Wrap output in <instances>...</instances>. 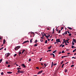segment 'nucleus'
<instances>
[{
    "label": "nucleus",
    "mask_w": 76,
    "mask_h": 76,
    "mask_svg": "<svg viewBox=\"0 0 76 76\" xmlns=\"http://www.w3.org/2000/svg\"><path fill=\"white\" fill-rule=\"evenodd\" d=\"M72 48H74V46L72 45L71 47Z\"/></svg>",
    "instance_id": "473e14b6"
},
{
    "label": "nucleus",
    "mask_w": 76,
    "mask_h": 76,
    "mask_svg": "<svg viewBox=\"0 0 76 76\" xmlns=\"http://www.w3.org/2000/svg\"><path fill=\"white\" fill-rule=\"evenodd\" d=\"M42 58H41L40 59V61H41V60H42Z\"/></svg>",
    "instance_id": "37998d69"
},
{
    "label": "nucleus",
    "mask_w": 76,
    "mask_h": 76,
    "mask_svg": "<svg viewBox=\"0 0 76 76\" xmlns=\"http://www.w3.org/2000/svg\"><path fill=\"white\" fill-rule=\"evenodd\" d=\"M45 44H47V40H46L45 42Z\"/></svg>",
    "instance_id": "cd10ccee"
},
{
    "label": "nucleus",
    "mask_w": 76,
    "mask_h": 76,
    "mask_svg": "<svg viewBox=\"0 0 76 76\" xmlns=\"http://www.w3.org/2000/svg\"><path fill=\"white\" fill-rule=\"evenodd\" d=\"M2 61H3V59H1L0 60V63H1V62H2Z\"/></svg>",
    "instance_id": "aec40b11"
},
{
    "label": "nucleus",
    "mask_w": 76,
    "mask_h": 76,
    "mask_svg": "<svg viewBox=\"0 0 76 76\" xmlns=\"http://www.w3.org/2000/svg\"><path fill=\"white\" fill-rule=\"evenodd\" d=\"M56 31H58V29H57V28H56Z\"/></svg>",
    "instance_id": "774afa93"
},
{
    "label": "nucleus",
    "mask_w": 76,
    "mask_h": 76,
    "mask_svg": "<svg viewBox=\"0 0 76 76\" xmlns=\"http://www.w3.org/2000/svg\"><path fill=\"white\" fill-rule=\"evenodd\" d=\"M62 45H63L62 44L61 45H60V46L59 47H61V46H62Z\"/></svg>",
    "instance_id": "e2e57ef3"
},
{
    "label": "nucleus",
    "mask_w": 76,
    "mask_h": 76,
    "mask_svg": "<svg viewBox=\"0 0 76 76\" xmlns=\"http://www.w3.org/2000/svg\"><path fill=\"white\" fill-rule=\"evenodd\" d=\"M65 41H66V40H65V39H64V40H63L64 42H65Z\"/></svg>",
    "instance_id": "0e129e2a"
},
{
    "label": "nucleus",
    "mask_w": 76,
    "mask_h": 76,
    "mask_svg": "<svg viewBox=\"0 0 76 76\" xmlns=\"http://www.w3.org/2000/svg\"><path fill=\"white\" fill-rule=\"evenodd\" d=\"M64 46H65V45H62V48H63V47H64Z\"/></svg>",
    "instance_id": "4c0bfd02"
},
{
    "label": "nucleus",
    "mask_w": 76,
    "mask_h": 76,
    "mask_svg": "<svg viewBox=\"0 0 76 76\" xmlns=\"http://www.w3.org/2000/svg\"><path fill=\"white\" fill-rule=\"evenodd\" d=\"M36 69H39V67H36Z\"/></svg>",
    "instance_id": "3c124183"
},
{
    "label": "nucleus",
    "mask_w": 76,
    "mask_h": 76,
    "mask_svg": "<svg viewBox=\"0 0 76 76\" xmlns=\"http://www.w3.org/2000/svg\"><path fill=\"white\" fill-rule=\"evenodd\" d=\"M71 67H74V65H72L71 66Z\"/></svg>",
    "instance_id": "a19ab883"
},
{
    "label": "nucleus",
    "mask_w": 76,
    "mask_h": 76,
    "mask_svg": "<svg viewBox=\"0 0 76 76\" xmlns=\"http://www.w3.org/2000/svg\"><path fill=\"white\" fill-rule=\"evenodd\" d=\"M56 64H57V63L54 64H53V66H56Z\"/></svg>",
    "instance_id": "c03bdc74"
},
{
    "label": "nucleus",
    "mask_w": 76,
    "mask_h": 76,
    "mask_svg": "<svg viewBox=\"0 0 76 76\" xmlns=\"http://www.w3.org/2000/svg\"><path fill=\"white\" fill-rule=\"evenodd\" d=\"M53 54V53H50V55H51V56H53V54Z\"/></svg>",
    "instance_id": "5fc2aeb1"
},
{
    "label": "nucleus",
    "mask_w": 76,
    "mask_h": 76,
    "mask_svg": "<svg viewBox=\"0 0 76 76\" xmlns=\"http://www.w3.org/2000/svg\"><path fill=\"white\" fill-rule=\"evenodd\" d=\"M18 72L19 73H22L23 74V73H25V72L22 71H20V70H18Z\"/></svg>",
    "instance_id": "f03ea898"
},
{
    "label": "nucleus",
    "mask_w": 76,
    "mask_h": 76,
    "mask_svg": "<svg viewBox=\"0 0 76 76\" xmlns=\"http://www.w3.org/2000/svg\"><path fill=\"white\" fill-rule=\"evenodd\" d=\"M64 28V27H62L61 28V30H62V29H63Z\"/></svg>",
    "instance_id": "ea45409f"
},
{
    "label": "nucleus",
    "mask_w": 76,
    "mask_h": 76,
    "mask_svg": "<svg viewBox=\"0 0 76 76\" xmlns=\"http://www.w3.org/2000/svg\"><path fill=\"white\" fill-rule=\"evenodd\" d=\"M67 32L68 34H70V32H69V31H68Z\"/></svg>",
    "instance_id": "338daca9"
},
{
    "label": "nucleus",
    "mask_w": 76,
    "mask_h": 76,
    "mask_svg": "<svg viewBox=\"0 0 76 76\" xmlns=\"http://www.w3.org/2000/svg\"><path fill=\"white\" fill-rule=\"evenodd\" d=\"M30 37H34V33H31V35H30Z\"/></svg>",
    "instance_id": "7ed1b4c3"
},
{
    "label": "nucleus",
    "mask_w": 76,
    "mask_h": 76,
    "mask_svg": "<svg viewBox=\"0 0 76 76\" xmlns=\"http://www.w3.org/2000/svg\"><path fill=\"white\" fill-rule=\"evenodd\" d=\"M44 65L45 66V67H46V64H44Z\"/></svg>",
    "instance_id": "680f3d73"
},
{
    "label": "nucleus",
    "mask_w": 76,
    "mask_h": 76,
    "mask_svg": "<svg viewBox=\"0 0 76 76\" xmlns=\"http://www.w3.org/2000/svg\"><path fill=\"white\" fill-rule=\"evenodd\" d=\"M73 42H75V43H76V39H73Z\"/></svg>",
    "instance_id": "9d476101"
},
{
    "label": "nucleus",
    "mask_w": 76,
    "mask_h": 76,
    "mask_svg": "<svg viewBox=\"0 0 76 76\" xmlns=\"http://www.w3.org/2000/svg\"><path fill=\"white\" fill-rule=\"evenodd\" d=\"M67 31H65V35H67Z\"/></svg>",
    "instance_id": "5701e85b"
},
{
    "label": "nucleus",
    "mask_w": 76,
    "mask_h": 76,
    "mask_svg": "<svg viewBox=\"0 0 76 76\" xmlns=\"http://www.w3.org/2000/svg\"><path fill=\"white\" fill-rule=\"evenodd\" d=\"M46 37L48 38V36H46Z\"/></svg>",
    "instance_id": "13d9d810"
},
{
    "label": "nucleus",
    "mask_w": 76,
    "mask_h": 76,
    "mask_svg": "<svg viewBox=\"0 0 76 76\" xmlns=\"http://www.w3.org/2000/svg\"><path fill=\"white\" fill-rule=\"evenodd\" d=\"M38 45V44L37 43L34 45V47H37Z\"/></svg>",
    "instance_id": "2eb2a0df"
},
{
    "label": "nucleus",
    "mask_w": 76,
    "mask_h": 76,
    "mask_svg": "<svg viewBox=\"0 0 76 76\" xmlns=\"http://www.w3.org/2000/svg\"><path fill=\"white\" fill-rule=\"evenodd\" d=\"M47 30H50V28H47Z\"/></svg>",
    "instance_id": "bf43d9fd"
},
{
    "label": "nucleus",
    "mask_w": 76,
    "mask_h": 76,
    "mask_svg": "<svg viewBox=\"0 0 76 76\" xmlns=\"http://www.w3.org/2000/svg\"><path fill=\"white\" fill-rule=\"evenodd\" d=\"M72 45H75V43H74L73 41L72 42Z\"/></svg>",
    "instance_id": "393cba45"
},
{
    "label": "nucleus",
    "mask_w": 76,
    "mask_h": 76,
    "mask_svg": "<svg viewBox=\"0 0 76 76\" xmlns=\"http://www.w3.org/2000/svg\"><path fill=\"white\" fill-rule=\"evenodd\" d=\"M37 40H35L34 41V43H37Z\"/></svg>",
    "instance_id": "412c9836"
},
{
    "label": "nucleus",
    "mask_w": 76,
    "mask_h": 76,
    "mask_svg": "<svg viewBox=\"0 0 76 76\" xmlns=\"http://www.w3.org/2000/svg\"><path fill=\"white\" fill-rule=\"evenodd\" d=\"M29 42L28 40H27L26 41H25L22 44H25V43H26V42Z\"/></svg>",
    "instance_id": "39448f33"
},
{
    "label": "nucleus",
    "mask_w": 76,
    "mask_h": 76,
    "mask_svg": "<svg viewBox=\"0 0 76 76\" xmlns=\"http://www.w3.org/2000/svg\"><path fill=\"white\" fill-rule=\"evenodd\" d=\"M12 72H7V73H8L9 74H12Z\"/></svg>",
    "instance_id": "9b49d317"
},
{
    "label": "nucleus",
    "mask_w": 76,
    "mask_h": 76,
    "mask_svg": "<svg viewBox=\"0 0 76 76\" xmlns=\"http://www.w3.org/2000/svg\"><path fill=\"white\" fill-rule=\"evenodd\" d=\"M2 38L1 37H0V42H1V40L2 39Z\"/></svg>",
    "instance_id": "a211bd4d"
},
{
    "label": "nucleus",
    "mask_w": 76,
    "mask_h": 76,
    "mask_svg": "<svg viewBox=\"0 0 76 76\" xmlns=\"http://www.w3.org/2000/svg\"><path fill=\"white\" fill-rule=\"evenodd\" d=\"M68 56H63L61 57V58H64V57H67Z\"/></svg>",
    "instance_id": "f8f14e48"
},
{
    "label": "nucleus",
    "mask_w": 76,
    "mask_h": 76,
    "mask_svg": "<svg viewBox=\"0 0 76 76\" xmlns=\"http://www.w3.org/2000/svg\"><path fill=\"white\" fill-rule=\"evenodd\" d=\"M65 52L64 51V50H63L62 52V53H64Z\"/></svg>",
    "instance_id": "c9c22d12"
},
{
    "label": "nucleus",
    "mask_w": 76,
    "mask_h": 76,
    "mask_svg": "<svg viewBox=\"0 0 76 76\" xmlns=\"http://www.w3.org/2000/svg\"><path fill=\"white\" fill-rule=\"evenodd\" d=\"M18 54H22V53H21V52H20L18 53Z\"/></svg>",
    "instance_id": "c85d7f7f"
},
{
    "label": "nucleus",
    "mask_w": 76,
    "mask_h": 76,
    "mask_svg": "<svg viewBox=\"0 0 76 76\" xmlns=\"http://www.w3.org/2000/svg\"><path fill=\"white\" fill-rule=\"evenodd\" d=\"M60 32H61V31H60V30H59V31L58 32V33L59 34H60Z\"/></svg>",
    "instance_id": "de8ad7c7"
},
{
    "label": "nucleus",
    "mask_w": 76,
    "mask_h": 76,
    "mask_svg": "<svg viewBox=\"0 0 76 76\" xmlns=\"http://www.w3.org/2000/svg\"><path fill=\"white\" fill-rule=\"evenodd\" d=\"M33 39H31V40H30V43H32V42Z\"/></svg>",
    "instance_id": "dca6fc26"
},
{
    "label": "nucleus",
    "mask_w": 76,
    "mask_h": 76,
    "mask_svg": "<svg viewBox=\"0 0 76 76\" xmlns=\"http://www.w3.org/2000/svg\"><path fill=\"white\" fill-rule=\"evenodd\" d=\"M22 66H23L24 67H26V66L25 65V64H22Z\"/></svg>",
    "instance_id": "4468645a"
},
{
    "label": "nucleus",
    "mask_w": 76,
    "mask_h": 76,
    "mask_svg": "<svg viewBox=\"0 0 76 76\" xmlns=\"http://www.w3.org/2000/svg\"><path fill=\"white\" fill-rule=\"evenodd\" d=\"M56 41L58 42H60V39H58L56 40Z\"/></svg>",
    "instance_id": "20e7f679"
},
{
    "label": "nucleus",
    "mask_w": 76,
    "mask_h": 76,
    "mask_svg": "<svg viewBox=\"0 0 76 76\" xmlns=\"http://www.w3.org/2000/svg\"><path fill=\"white\" fill-rule=\"evenodd\" d=\"M63 61H62V62H61V64H63Z\"/></svg>",
    "instance_id": "49530a36"
},
{
    "label": "nucleus",
    "mask_w": 76,
    "mask_h": 76,
    "mask_svg": "<svg viewBox=\"0 0 76 76\" xmlns=\"http://www.w3.org/2000/svg\"><path fill=\"white\" fill-rule=\"evenodd\" d=\"M31 61V58H30L28 60V61Z\"/></svg>",
    "instance_id": "58836bf2"
},
{
    "label": "nucleus",
    "mask_w": 76,
    "mask_h": 76,
    "mask_svg": "<svg viewBox=\"0 0 76 76\" xmlns=\"http://www.w3.org/2000/svg\"><path fill=\"white\" fill-rule=\"evenodd\" d=\"M42 72H43V71H42H42H40L38 73V74H37L38 75L41 74V73H42Z\"/></svg>",
    "instance_id": "423d86ee"
},
{
    "label": "nucleus",
    "mask_w": 76,
    "mask_h": 76,
    "mask_svg": "<svg viewBox=\"0 0 76 76\" xmlns=\"http://www.w3.org/2000/svg\"><path fill=\"white\" fill-rule=\"evenodd\" d=\"M64 64H63L62 66V68H63V66H64Z\"/></svg>",
    "instance_id": "a18cd8bd"
},
{
    "label": "nucleus",
    "mask_w": 76,
    "mask_h": 76,
    "mask_svg": "<svg viewBox=\"0 0 76 76\" xmlns=\"http://www.w3.org/2000/svg\"><path fill=\"white\" fill-rule=\"evenodd\" d=\"M48 41H50V40L49 39H48Z\"/></svg>",
    "instance_id": "69168bd1"
},
{
    "label": "nucleus",
    "mask_w": 76,
    "mask_h": 76,
    "mask_svg": "<svg viewBox=\"0 0 76 76\" xmlns=\"http://www.w3.org/2000/svg\"><path fill=\"white\" fill-rule=\"evenodd\" d=\"M76 51V49H75L73 51V52L74 53V52H75V51Z\"/></svg>",
    "instance_id": "b1692460"
},
{
    "label": "nucleus",
    "mask_w": 76,
    "mask_h": 76,
    "mask_svg": "<svg viewBox=\"0 0 76 76\" xmlns=\"http://www.w3.org/2000/svg\"><path fill=\"white\" fill-rule=\"evenodd\" d=\"M4 75V73L3 72H1V75Z\"/></svg>",
    "instance_id": "bb28decb"
},
{
    "label": "nucleus",
    "mask_w": 76,
    "mask_h": 76,
    "mask_svg": "<svg viewBox=\"0 0 76 76\" xmlns=\"http://www.w3.org/2000/svg\"><path fill=\"white\" fill-rule=\"evenodd\" d=\"M6 55L7 56V57H8L10 56V53H8L6 54Z\"/></svg>",
    "instance_id": "0eeeda50"
},
{
    "label": "nucleus",
    "mask_w": 76,
    "mask_h": 76,
    "mask_svg": "<svg viewBox=\"0 0 76 76\" xmlns=\"http://www.w3.org/2000/svg\"><path fill=\"white\" fill-rule=\"evenodd\" d=\"M20 48V46H17L16 48H14V50H15V51H17V50H18V49H19V48Z\"/></svg>",
    "instance_id": "f257e3e1"
},
{
    "label": "nucleus",
    "mask_w": 76,
    "mask_h": 76,
    "mask_svg": "<svg viewBox=\"0 0 76 76\" xmlns=\"http://www.w3.org/2000/svg\"><path fill=\"white\" fill-rule=\"evenodd\" d=\"M67 72V69H65V73H66V72Z\"/></svg>",
    "instance_id": "2f4dec72"
},
{
    "label": "nucleus",
    "mask_w": 76,
    "mask_h": 76,
    "mask_svg": "<svg viewBox=\"0 0 76 76\" xmlns=\"http://www.w3.org/2000/svg\"><path fill=\"white\" fill-rule=\"evenodd\" d=\"M6 63L7 64H9V63L8 61H6Z\"/></svg>",
    "instance_id": "a878e982"
},
{
    "label": "nucleus",
    "mask_w": 76,
    "mask_h": 76,
    "mask_svg": "<svg viewBox=\"0 0 76 76\" xmlns=\"http://www.w3.org/2000/svg\"><path fill=\"white\" fill-rule=\"evenodd\" d=\"M57 52V50H55L53 52V53H56V52Z\"/></svg>",
    "instance_id": "6ab92c4d"
},
{
    "label": "nucleus",
    "mask_w": 76,
    "mask_h": 76,
    "mask_svg": "<svg viewBox=\"0 0 76 76\" xmlns=\"http://www.w3.org/2000/svg\"><path fill=\"white\" fill-rule=\"evenodd\" d=\"M21 69V68L20 67V68H18L17 69V70H20Z\"/></svg>",
    "instance_id": "4be33fe9"
},
{
    "label": "nucleus",
    "mask_w": 76,
    "mask_h": 76,
    "mask_svg": "<svg viewBox=\"0 0 76 76\" xmlns=\"http://www.w3.org/2000/svg\"><path fill=\"white\" fill-rule=\"evenodd\" d=\"M72 64H74V62H73V61H72Z\"/></svg>",
    "instance_id": "4d7b16f0"
},
{
    "label": "nucleus",
    "mask_w": 76,
    "mask_h": 76,
    "mask_svg": "<svg viewBox=\"0 0 76 76\" xmlns=\"http://www.w3.org/2000/svg\"><path fill=\"white\" fill-rule=\"evenodd\" d=\"M69 39H68L67 40H66V41H68L69 40Z\"/></svg>",
    "instance_id": "6e6d98bb"
},
{
    "label": "nucleus",
    "mask_w": 76,
    "mask_h": 76,
    "mask_svg": "<svg viewBox=\"0 0 76 76\" xmlns=\"http://www.w3.org/2000/svg\"><path fill=\"white\" fill-rule=\"evenodd\" d=\"M10 65H8V67H10Z\"/></svg>",
    "instance_id": "09e8293b"
},
{
    "label": "nucleus",
    "mask_w": 76,
    "mask_h": 76,
    "mask_svg": "<svg viewBox=\"0 0 76 76\" xmlns=\"http://www.w3.org/2000/svg\"><path fill=\"white\" fill-rule=\"evenodd\" d=\"M5 43H6V40L4 39L3 41V44H5Z\"/></svg>",
    "instance_id": "6e6552de"
},
{
    "label": "nucleus",
    "mask_w": 76,
    "mask_h": 76,
    "mask_svg": "<svg viewBox=\"0 0 76 76\" xmlns=\"http://www.w3.org/2000/svg\"><path fill=\"white\" fill-rule=\"evenodd\" d=\"M40 41L41 42H43V40L42 39H40Z\"/></svg>",
    "instance_id": "c756f323"
},
{
    "label": "nucleus",
    "mask_w": 76,
    "mask_h": 76,
    "mask_svg": "<svg viewBox=\"0 0 76 76\" xmlns=\"http://www.w3.org/2000/svg\"><path fill=\"white\" fill-rule=\"evenodd\" d=\"M51 65H54V63H53V62H52Z\"/></svg>",
    "instance_id": "e433bc0d"
},
{
    "label": "nucleus",
    "mask_w": 76,
    "mask_h": 76,
    "mask_svg": "<svg viewBox=\"0 0 76 76\" xmlns=\"http://www.w3.org/2000/svg\"><path fill=\"white\" fill-rule=\"evenodd\" d=\"M72 58H74V59H76V57H72Z\"/></svg>",
    "instance_id": "79ce46f5"
},
{
    "label": "nucleus",
    "mask_w": 76,
    "mask_h": 76,
    "mask_svg": "<svg viewBox=\"0 0 76 76\" xmlns=\"http://www.w3.org/2000/svg\"><path fill=\"white\" fill-rule=\"evenodd\" d=\"M25 51V50L24 49L22 51V54H23V53Z\"/></svg>",
    "instance_id": "ddd939ff"
},
{
    "label": "nucleus",
    "mask_w": 76,
    "mask_h": 76,
    "mask_svg": "<svg viewBox=\"0 0 76 76\" xmlns=\"http://www.w3.org/2000/svg\"><path fill=\"white\" fill-rule=\"evenodd\" d=\"M17 55V54H15L14 55V57H16V55Z\"/></svg>",
    "instance_id": "f704fd0d"
},
{
    "label": "nucleus",
    "mask_w": 76,
    "mask_h": 76,
    "mask_svg": "<svg viewBox=\"0 0 76 76\" xmlns=\"http://www.w3.org/2000/svg\"><path fill=\"white\" fill-rule=\"evenodd\" d=\"M65 42V44H67V41L66 40H65V42Z\"/></svg>",
    "instance_id": "7c9ffc66"
},
{
    "label": "nucleus",
    "mask_w": 76,
    "mask_h": 76,
    "mask_svg": "<svg viewBox=\"0 0 76 76\" xmlns=\"http://www.w3.org/2000/svg\"><path fill=\"white\" fill-rule=\"evenodd\" d=\"M65 34V33H64L62 34V35H64Z\"/></svg>",
    "instance_id": "052dcab7"
},
{
    "label": "nucleus",
    "mask_w": 76,
    "mask_h": 76,
    "mask_svg": "<svg viewBox=\"0 0 76 76\" xmlns=\"http://www.w3.org/2000/svg\"><path fill=\"white\" fill-rule=\"evenodd\" d=\"M52 46H50L48 48V49H51V48Z\"/></svg>",
    "instance_id": "f3484780"
},
{
    "label": "nucleus",
    "mask_w": 76,
    "mask_h": 76,
    "mask_svg": "<svg viewBox=\"0 0 76 76\" xmlns=\"http://www.w3.org/2000/svg\"><path fill=\"white\" fill-rule=\"evenodd\" d=\"M53 54V58H54L55 57V55H54V54Z\"/></svg>",
    "instance_id": "72a5a7b5"
},
{
    "label": "nucleus",
    "mask_w": 76,
    "mask_h": 76,
    "mask_svg": "<svg viewBox=\"0 0 76 76\" xmlns=\"http://www.w3.org/2000/svg\"><path fill=\"white\" fill-rule=\"evenodd\" d=\"M69 36H71V35H72V34H69Z\"/></svg>",
    "instance_id": "8fccbe9b"
},
{
    "label": "nucleus",
    "mask_w": 76,
    "mask_h": 76,
    "mask_svg": "<svg viewBox=\"0 0 76 76\" xmlns=\"http://www.w3.org/2000/svg\"><path fill=\"white\" fill-rule=\"evenodd\" d=\"M41 38L42 39H44V38H43V37H41Z\"/></svg>",
    "instance_id": "864d4df0"
},
{
    "label": "nucleus",
    "mask_w": 76,
    "mask_h": 76,
    "mask_svg": "<svg viewBox=\"0 0 76 76\" xmlns=\"http://www.w3.org/2000/svg\"><path fill=\"white\" fill-rule=\"evenodd\" d=\"M51 51V50H48V51H49V52H50Z\"/></svg>",
    "instance_id": "603ef678"
},
{
    "label": "nucleus",
    "mask_w": 76,
    "mask_h": 76,
    "mask_svg": "<svg viewBox=\"0 0 76 76\" xmlns=\"http://www.w3.org/2000/svg\"><path fill=\"white\" fill-rule=\"evenodd\" d=\"M67 28H68V29H69V30H72V28L69 27H68Z\"/></svg>",
    "instance_id": "1a4fd4ad"
}]
</instances>
